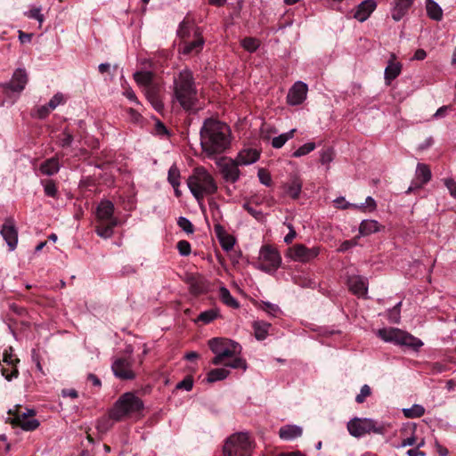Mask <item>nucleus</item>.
Masks as SVG:
<instances>
[{
    "instance_id": "nucleus-1",
    "label": "nucleus",
    "mask_w": 456,
    "mask_h": 456,
    "mask_svg": "<svg viewBox=\"0 0 456 456\" xmlns=\"http://www.w3.org/2000/svg\"><path fill=\"white\" fill-rule=\"evenodd\" d=\"M200 145L208 157L223 153L231 144V129L224 122L207 118L200 129Z\"/></svg>"
},
{
    "instance_id": "nucleus-2",
    "label": "nucleus",
    "mask_w": 456,
    "mask_h": 456,
    "mask_svg": "<svg viewBox=\"0 0 456 456\" xmlns=\"http://www.w3.org/2000/svg\"><path fill=\"white\" fill-rule=\"evenodd\" d=\"M173 92L174 100L184 110L191 111L196 108L198 90L191 70L185 69L174 77Z\"/></svg>"
},
{
    "instance_id": "nucleus-3",
    "label": "nucleus",
    "mask_w": 456,
    "mask_h": 456,
    "mask_svg": "<svg viewBox=\"0 0 456 456\" xmlns=\"http://www.w3.org/2000/svg\"><path fill=\"white\" fill-rule=\"evenodd\" d=\"M187 183L191 192L199 201L217 191V185L213 176L201 167L193 170Z\"/></svg>"
},
{
    "instance_id": "nucleus-4",
    "label": "nucleus",
    "mask_w": 456,
    "mask_h": 456,
    "mask_svg": "<svg viewBox=\"0 0 456 456\" xmlns=\"http://www.w3.org/2000/svg\"><path fill=\"white\" fill-rule=\"evenodd\" d=\"M143 402L132 392L123 394L114 403L109 416L115 421H120L143 410Z\"/></svg>"
},
{
    "instance_id": "nucleus-5",
    "label": "nucleus",
    "mask_w": 456,
    "mask_h": 456,
    "mask_svg": "<svg viewBox=\"0 0 456 456\" xmlns=\"http://www.w3.org/2000/svg\"><path fill=\"white\" fill-rule=\"evenodd\" d=\"M208 346L215 354V357L212 360L214 365L223 364L225 358L240 355L242 349L239 343L224 338H214L210 339Z\"/></svg>"
},
{
    "instance_id": "nucleus-6",
    "label": "nucleus",
    "mask_w": 456,
    "mask_h": 456,
    "mask_svg": "<svg viewBox=\"0 0 456 456\" xmlns=\"http://www.w3.org/2000/svg\"><path fill=\"white\" fill-rule=\"evenodd\" d=\"M253 443L248 433L232 435L224 445V456H251Z\"/></svg>"
},
{
    "instance_id": "nucleus-7",
    "label": "nucleus",
    "mask_w": 456,
    "mask_h": 456,
    "mask_svg": "<svg viewBox=\"0 0 456 456\" xmlns=\"http://www.w3.org/2000/svg\"><path fill=\"white\" fill-rule=\"evenodd\" d=\"M378 336L386 342L406 346L418 350L423 346L420 339L396 328H384L378 330Z\"/></svg>"
},
{
    "instance_id": "nucleus-8",
    "label": "nucleus",
    "mask_w": 456,
    "mask_h": 456,
    "mask_svg": "<svg viewBox=\"0 0 456 456\" xmlns=\"http://www.w3.org/2000/svg\"><path fill=\"white\" fill-rule=\"evenodd\" d=\"M34 410L27 409L26 411H22L20 405H15L9 410L6 422L20 427L25 431H33L39 426V421L34 419Z\"/></svg>"
},
{
    "instance_id": "nucleus-9",
    "label": "nucleus",
    "mask_w": 456,
    "mask_h": 456,
    "mask_svg": "<svg viewBox=\"0 0 456 456\" xmlns=\"http://www.w3.org/2000/svg\"><path fill=\"white\" fill-rule=\"evenodd\" d=\"M347 429L350 435L354 437H361L370 433L382 435L386 431L383 424L368 418H354L351 419L347 423Z\"/></svg>"
},
{
    "instance_id": "nucleus-10",
    "label": "nucleus",
    "mask_w": 456,
    "mask_h": 456,
    "mask_svg": "<svg viewBox=\"0 0 456 456\" xmlns=\"http://www.w3.org/2000/svg\"><path fill=\"white\" fill-rule=\"evenodd\" d=\"M281 263V257L278 250L270 246L265 245L259 251L258 269L271 273L276 271Z\"/></svg>"
},
{
    "instance_id": "nucleus-11",
    "label": "nucleus",
    "mask_w": 456,
    "mask_h": 456,
    "mask_svg": "<svg viewBox=\"0 0 456 456\" xmlns=\"http://www.w3.org/2000/svg\"><path fill=\"white\" fill-rule=\"evenodd\" d=\"M126 352L128 355L117 358L113 362L111 369L114 375L120 379H134L135 378V373L133 370L134 361L132 357L133 350L131 346L126 348Z\"/></svg>"
},
{
    "instance_id": "nucleus-12",
    "label": "nucleus",
    "mask_w": 456,
    "mask_h": 456,
    "mask_svg": "<svg viewBox=\"0 0 456 456\" xmlns=\"http://www.w3.org/2000/svg\"><path fill=\"white\" fill-rule=\"evenodd\" d=\"M319 253V247L307 248L303 244H296L289 248L288 255L294 261L307 263L317 257Z\"/></svg>"
},
{
    "instance_id": "nucleus-13",
    "label": "nucleus",
    "mask_w": 456,
    "mask_h": 456,
    "mask_svg": "<svg viewBox=\"0 0 456 456\" xmlns=\"http://www.w3.org/2000/svg\"><path fill=\"white\" fill-rule=\"evenodd\" d=\"M220 167V172L223 178L231 183H236L240 175L239 166H240L235 159H220L217 162Z\"/></svg>"
},
{
    "instance_id": "nucleus-14",
    "label": "nucleus",
    "mask_w": 456,
    "mask_h": 456,
    "mask_svg": "<svg viewBox=\"0 0 456 456\" xmlns=\"http://www.w3.org/2000/svg\"><path fill=\"white\" fill-rule=\"evenodd\" d=\"M431 178L432 173L429 167L424 163H418L415 171V178L406 191V193H411L417 189H420L422 186L427 184Z\"/></svg>"
},
{
    "instance_id": "nucleus-15",
    "label": "nucleus",
    "mask_w": 456,
    "mask_h": 456,
    "mask_svg": "<svg viewBox=\"0 0 456 456\" xmlns=\"http://www.w3.org/2000/svg\"><path fill=\"white\" fill-rule=\"evenodd\" d=\"M28 74L25 69H17L9 82L1 84V87L5 90L20 93L24 90L28 83Z\"/></svg>"
},
{
    "instance_id": "nucleus-16",
    "label": "nucleus",
    "mask_w": 456,
    "mask_h": 456,
    "mask_svg": "<svg viewBox=\"0 0 456 456\" xmlns=\"http://www.w3.org/2000/svg\"><path fill=\"white\" fill-rule=\"evenodd\" d=\"M205 44V41L201 36V32L199 29H194L193 38L191 40H184L179 46V53L183 55H191L199 53Z\"/></svg>"
},
{
    "instance_id": "nucleus-17",
    "label": "nucleus",
    "mask_w": 456,
    "mask_h": 456,
    "mask_svg": "<svg viewBox=\"0 0 456 456\" xmlns=\"http://www.w3.org/2000/svg\"><path fill=\"white\" fill-rule=\"evenodd\" d=\"M0 232L6 241L9 249L11 251L14 250L18 244V231L15 227L14 221L12 218L5 219Z\"/></svg>"
},
{
    "instance_id": "nucleus-18",
    "label": "nucleus",
    "mask_w": 456,
    "mask_h": 456,
    "mask_svg": "<svg viewBox=\"0 0 456 456\" xmlns=\"http://www.w3.org/2000/svg\"><path fill=\"white\" fill-rule=\"evenodd\" d=\"M307 91L308 87L305 83L302 81L296 82L288 93V103L292 106L301 104L306 98Z\"/></svg>"
},
{
    "instance_id": "nucleus-19",
    "label": "nucleus",
    "mask_w": 456,
    "mask_h": 456,
    "mask_svg": "<svg viewBox=\"0 0 456 456\" xmlns=\"http://www.w3.org/2000/svg\"><path fill=\"white\" fill-rule=\"evenodd\" d=\"M415 0H394L391 3V17L395 21L401 20L413 5Z\"/></svg>"
},
{
    "instance_id": "nucleus-20",
    "label": "nucleus",
    "mask_w": 456,
    "mask_h": 456,
    "mask_svg": "<svg viewBox=\"0 0 456 456\" xmlns=\"http://www.w3.org/2000/svg\"><path fill=\"white\" fill-rule=\"evenodd\" d=\"M118 220L114 216V204L108 200H102L96 208V222Z\"/></svg>"
},
{
    "instance_id": "nucleus-21",
    "label": "nucleus",
    "mask_w": 456,
    "mask_h": 456,
    "mask_svg": "<svg viewBox=\"0 0 456 456\" xmlns=\"http://www.w3.org/2000/svg\"><path fill=\"white\" fill-rule=\"evenodd\" d=\"M377 3L374 0H364L356 7L354 18L360 22H364L375 11Z\"/></svg>"
},
{
    "instance_id": "nucleus-22",
    "label": "nucleus",
    "mask_w": 456,
    "mask_h": 456,
    "mask_svg": "<svg viewBox=\"0 0 456 456\" xmlns=\"http://www.w3.org/2000/svg\"><path fill=\"white\" fill-rule=\"evenodd\" d=\"M302 185L301 179L297 175H293L287 183L282 184V189L286 195L296 200L301 193Z\"/></svg>"
},
{
    "instance_id": "nucleus-23",
    "label": "nucleus",
    "mask_w": 456,
    "mask_h": 456,
    "mask_svg": "<svg viewBox=\"0 0 456 456\" xmlns=\"http://www.w3.org/2000/svg\"><path fill=\"white\" fill-rule=\"evenodd\" d=\"M259 157L260 152L257 150L248 148L241 150L238 153L235 160L240 166H248L256 162L259 159Z\"/></svg>"
},
{
    "instance_id": "nucleus-24",
    "label": "nucleus",
    "mask_w": 456,
    "mask_h": 456,
    "mask_svg": "<svg viewBox=\"0 0 456 456\" xmlns=\"http://www.w3.org/2000/svg\"><path fill=\"white\" fill-rule=\"evenodd\" d=\"M214 229L223 249L230 251L235 244L233 236L228 234L221 224H216Z\"/></svg>"
},
{
    "instance_id": "nucleus-25",
    "label": "nucleus",
    "mask_w": 456,
    "mask_h": 456,
    "mask_svg": "<svg viewBox=\"0 0 456 456\" xmlns=\"http://www.w3.org/2000/svg\"><path fill=\"white\" fill-rule=\"evenodd\" d=\"M349 289L358 297H363L367 294V281L361 276H352L347 281Z\"/></svg>"
},
{
    "instance_id": "nucleus-26",
    "label": "nucleus",
    "mask_w": 456,
    "mask_h": 456,
    "mask_svg": "<svg viewBox=\"0 0 456 456\" xmlns=\"http://www.w3.org/2000/svg\"><path fill=\"white\" fill-rule=\"evenodd\" d=\"M159 86L155 83L143 89L144 94L157 111L163 109V103L159 97Z\"/></svg>"
},
{
    "instance_id": "nucleus-27",
    "label": "nucleus",
    "mask_w": 456,
    "mask_h": 456,
    "mask_svg": "<svg viewBox=\"0 0 456 456\" xmlns=\"http://www.w3.org/2000/svg\"><path fill=\"white\" fill-rule=\"evenodd\" d=\"M394 59L395 55L393 54L385 69L384 78L387 85H390V83L400 75L402 70L401 63L394 61Z\"/></svg>"
},
{
    "instance_id": "nucleus-28",
    "label": "nucleus",
    "mask_w": 456,
    "mask_h": 456,
    "mask_svg": "<svg viewBox=\"0 0 456 456\" xmlns=\"http://www.w3.org/2000/svg\"><path fill=\"white\" fill-rule=\"evenodd\" d=\"M61 165L59 159L56 157L47 159L41 163L39 171L44 175L52 176L59 172Z\"/></svg>"
},
{
    "instance_id": "nucleus-29",
    "label": "nucleus",
    "mask_w": 456,
    "mask_h": 456,
    "mask_svg": "<svg viewBox=\"0 0 456 456\" xmlns=\"http://www.w3.org/2000/svg\"><path fill=\"white\" fill-rule=\"evenodd\" d=\"M118 224V220L110 222H96L95 232L103 239H109L113 235V229Z\"/></svg>"
},
{
    "instance_id": "nucleus-30",
    "label": "nucleus",
    "mask_w": 456,
    "mask_h": 456,
    "mask_svg": "<svg viewBox=\"0 0 456 456\" xmlns=\"http://www.w3.org/2000/svg\"><path fill=\"white\" fill-rule=\"evenodd\" d=\"M280 437L284 440H292L302 435V428L296 425H286L280 428Z\"/></svg>"
},
{
    "instance_id": "nucleus-31",
    "label": "nucleus",
    "mask_w": 456,
    "mask_h": 456,
    "mask_svg": "<svg viewBox=\"0 0 456 456\" xmlns=\"http://www.w3.org/2000/svg\"><path fill=\"white\" fill-rule=\"evenodd\" d=\"M380 230V224L376 220H363L359 226L360 236H369L378 232Z\"/></svg>"
},
{
    "instance_id": "nucleus-32",
    "label": "nucleus",
    "mask_w": 456,
    "mask_h": 456,
    "mask_svg": "<svg viewBox=\"0 0 456 456\" xmlns=\"http://www.w3.org/2000/svg\"><path fill=\"white\" fill-rule=\"evenodd\" d=\"M426 11L428 16L434 20L440 21L443 19V10L434 0H427Z\"/></svg>"
},
{
    "instance_id": "nucleus-33",
    "label": "nucleus",
    "mask_w": 456,
    "mask_h": 456,
    "mask_svg": "<svg viewBox=\"0 0 456 456\" xmlns=\"http://www.w3.org/2000/svg\"><path fill=\"white\" fill-rule=\"evenodd\" d=\"M134 78L137 85L142 89L148 87L154 83L153 73L151 71H137L134 74Z\"/></svg>"
},
{
    "instance_id": "nucleus-34",
    "label": "nucleus",
    "mask_w": 456,
    "mask_h": 456,
    "mask_svg": "<svg viewBox=\"0 0 456 456\" xmlns=\"http://www.w3.org/2000/svg\"><path fill=\"white\" fill-rule=\"evenodd\" d=\"M253 329L255 332V337L257 340H264L267 337L269 328L271 327L270 323H267L263 321H256L253 322Z\"/></svg>"
},
{
    "instance_id": "nucleus-35",
    "label": "nucleus",
    "mask_w": 456,
    "mask_h": 456,
    "mask_svg": "<svg viewBox=\"0 0 456 456\" xmlns=\"http://www.w3.org/2000/svg\"><path fill=\"white\" fill-rule=\"evenodd\" d=\"M219 297L222 300V302L229 307L236 309V308H239V306H240V304L237 301V299H235L232 296L229 289L225 287H221L219 289Z\"/></svg>"
},
{
    "instance_id": "nucleus-36",
    "label": "nucleus",
    "mask_w": 456,
    "mask_h": 456,
    "mask_svg": "<svg viewBox=\"0 0 456 456\" xmlns=\"http://www.w3.org/2000/svg\"><path fill=\"white\" fill-rule=\"evenodd\" d=\"M219 316V310L217 308H211L204 311L199 314L195 322H201L204 324H208Z\"/></svg>"
},
{
    "instance_id": "nucleus-37",
    "label": "nucleus",
    "mask_w": 456,
    "mask_h": 456,
    "mask_svg": "<svg viewBox=\"0 0 456 456\" xmlns=\"http://www.w3.org/2000/svg\"><path fill=\"white\" fill-rule=\"evenodd\" d=\"M230 371L224 368L213 369L208 373L207 381L213 383L223 380L228 377Z\"/></svg>"
},
{
    "instance_id": "nucleus-38",
    "label": "nucleus",
    "mask_w": 456,
    "mask_h": 456,
    "mask_svg": "<svg viewBox=\"0 0 456 456\" xmlns=\"http://www.w3.org/2000/svg\"><path fill=\"white\" fill-rule=\"evenodd\" d=\"M296 129L281 134L272 140V146L275 149L281 148L289 139L293 138Z\"/></svg>"
},
{
    "instance_id": "nucleus-39",
    "label": "nucleus",
    "mask_w": 456,
    "mask_h": 456,
    "mask_svg": "<svg viewBox=\"0 0 456 456\" xmlns=\"http://www.w3.org/2000/svg\"><path fill=\"white\" fill-rule=\"evenodd\" d=\"M194 29L198 28H194L190 22L183 20L179 25L177 35L184 41L190 37L191 30L194 33Z\"/></svg>"
},
{
    "instance_id": "nucleus-40",
    "label": "nucleus",
    "mask_w": 456,
    "mask_h": 456,
    "mask_svg": "<svg viewBox=\"0 0 456 456\" xmlns=\"http://www.w3.org/2000/svg\"><path fill=\"white\" fill-rule=\"evenodd\" d=\"M403 411L406 418H419L424 415L425 409L419 404H414L411 408L403 409Z\"/></svg>"
},
{
    "instance_id": "nucleus-41",
    "label": "nucleus",
    "mask_w": 456,
    "mask_h": 456,
    "mask_svg": "<svg viewBox=\"0 0 456 456\" xmlns=\"http://www.w3.org/2000/svg\"><path fill=\"white\" fill-rule=\"evenodd\" d=\"M41 183L44 186V191L46 196L52 197V198L57 197V194H58L57 186L53 180H51V179L43 180L41 182Z\"/></svg>"
},
{
    "instance_id": "nucleus-42",
    "label": "nucleus",
    "mask_w": 456,
    "mask_h": 456,
    "mask_svg": "<svg viewBox=\"0 0 456 456\" xmlns=\"http://www.w3.org/2000/svg\"><path fill=\"white\" fill-rule=\"evenodd\" d=\"M168 182L171 183L173 188L179 187L180 185V172L175 166H172L168 170Z\"/></svg>"
},
{
    "instance_id": "nucleus-43",
    "label": "nucleus",
    "mask_w": 456,
    "mask_h": 456,
    "mask_svg": "<svg viewBox=\"0 0 456 456\" xmlns=\"http://www.w3.org/2000/svg\"><path fill=\"white\" fill-rule=\"evenodd\" d=\"M315 147L316 146L314 142H306L304 145L300 146L297 151H295L292 153V157L300 158L302 156H305L313 151L315 149Z\"/></svg>"
},
{
    "instance_id": "nucleus-44",
    "label": "nucleus",
    "mask_w": 456,
    "mask_h": 456,
    "mask_svg": "<svg viewBox=\"0 0 456 456\" xmlns=\"http://www.w3.org/2000/svg\"><path fill=\"white\" fill-rule=\"evenodd\" d=\"M234 359L228 362H224V366L230 367L232 369H242L244 370H247L248 364L244 359L240 357L239 355H234Z\"/></svg>"
},
{
    "instance_id": "nucleus-45",
    "label": "nucleus",
    "mask_w": 456,
    "mask_h": 456,
    "mask_svg": "<svg viewBox=\"0 0 456 456\" xmlns=\"http://www.w3.org/2000/svg\"><path fill=\"white\" fill-rule=\"evenodd\" d=\"M241 45L245 50L253 53L259 47V42L256 38L246 37L242 40Z\"/></svg>"
},
{
    "instance_id": "nucleus-46",
    "label": "nucleus",
    "mask_w": 456,
    "mask_h": 456,
    "mask_svg": "<svg viewBox=\"0 0 456 456\" xmlns=\"http://www.w3.org/2000/svg\"><path fill=\"white\" fill-rule=\"evenodd\" d=\"M177 224L183 232L188 234L193 233L194 232L191 222L186 217L180 216L177 220Z\"/></svg>"
},
{
    "instance_id": "nucleus-47",
    "label": "nucleus",
    "mask_w": 456,
    "mask_h": 456,
    "mask_svg": "<svg viewBox=\"0 0 456 456\" xmlns=\"http://www.w3.org/2000/svg\"><path fill=\"white\" fill-rule=\"evenodd\" d=\"M24 15L28 19L37 20L40 25L44 22V15L41 13L40 7L32 8L29 11L25 12Z\"/></svg>"
},
{
    "instance_id": "nucleus-48",
    "label": "nucleus",
    "mask_w": 456,
    "mask_h": 456,
    "mask_svg": "<svg viewBox=\"0 0 456 456\" xmlns=\"http://www.w3.org/2000/svg\"><path fill=\"white\" fill-rule=\"evenodd\" d=\"M59 143L61 147H69L71 145L73 142V135L67 130H63L62 133L59 135Z\"/></svg>"
},
{
    "instance_id": "nucleus-49",
    "label": "nucleus",
    "mask_w": 456,
    "mask_h": 456,
    "mask_svg": "<svg viewBox=\"0 0 456 456\" xmlns=\"http://www.w3.org/2000/svg\"><path fill=\"white\" fill-rule=\"evenodd\" d=\"M13 349L12 346H9L7 349L4 352V358L3 361L7 363L9 366H16V363L20 362L18 358L13 357Z\"/></svg>"
},
{
    "instance_id": "nucleus-50",
    "label": "nucleus",
    "mask_w": 456,
    "mask_h": 456,
    "mask_svg": "<svg viewBox=\"0 0 456 456\" xmlns=\"http://www.w3.org/2000/svg\"><path fill=\"white\" fill-rule=\"evenodd\" d=\"M402 302L397 303L392 309L388 311V320L390 322L398 323L400 321V306Z\"/></svg>"
},
{
    "instance_id": "nucleus-51",
    "label": "nucleus",
    "mask_w": 456,
    "mask_h": 456,
    "mask_svg": "<svg viewBox=\"0 0 456 456\" xmlns=\"http://www.w3.org/2000/svg\"><path fill=\"white\" fill-rule=\"evenodd\" d=\"M257 176L259 178V181L262 184L265 186H271L272 185V177L270 173L265 170V168H260L257 172Z\"/></svg>"
},
{
    "instance_id": "nucleus-52",
    "label": "nucleus",
    "mask_w": 456,
    "mask_h": 456,
    "mask_svg": "<svg viewBox=\"0 0 456 456\" xmlns=\"http://www.w3.org/2000/svg\"><path fill=\"white\" fill-rule=\"evenodd\" d=\"M334 159V153L331 149H327L321 151L320 161L322 165H329Z\"/></svg>"
},
{
    "instance_id": "nucleus-53",
    "label": "nucleus",
    "mask_w": 456,
    "mask_h": 456,
    "mask_svg": "<svg viewBox=\"0 0 456 456\" xmlns=\"http://www.w3.org/2000/svg\"><path fill=\"white\" fill-rule=\"evenodd\" d=\"M371 394V390H370V387L368 386V385H363L362 387H361V391H360V394H358L355 397V401L358 403H362L366 397L370 396Z\"/></svg>"
},
{
    "instance_id": "nucleus-54",
    "label": "nucleus",
    "mask_w": 456,
    "mask_h": 456,
    "mask_svg": "<svg viewBox=\"0 0 456 456\" xmlns=\"http://www.w3.org/2000/svg\"><path fill=\"white\" fill-rule=\"evenodd\" d=\"M334 203L336 204V206L338 208H342V209H346V208H351V207L355 208H359V209H362V208H363V206H357V205H354V204H350L348 202H346L344 197L337 198L334 200Z\"/></svg>"
},
{
    "instance_id": "nucleus-55",
    "label": "nucleus",
    "mask_w": 456,
    "mask_h": 456,
    "mask_svg": "<svg viewBox=\"0 0 456 456\" xmlns=\"http://www.w3.org/2000/svg\"><path fill=\"white\" fill-rule=\"evenodd\" d=\"M193 387V380L191 377H186L176 385L177 389H183L185 391H191Z\"/></svg>"
},
{
    "instance_id": "nucleus-56",
    "label": "nucleus",
    "mask_w": 456,
    "mask_h": 456,
    "mask_svg": "<svg viewBox=\"0 0 456 456\" xmlns=\"http://www.w3.org/2000/svg\"><path fill=\"white\" fill-rule=\"evenodd\" d=\"M11 371L8 369H2V375L5 378L6 380L11 381L12 379L17 378L19 375V370L16 366H11Z\"/></svg>"
},
{
    "instance_id": "nucleus-57",
    "label": "nucleus",
    "mask_w": 456,
    "mask_h": 456,
    "mask_svg": "<svg viewBox=\"0 0 456 456\" xmlns=\"http://www.w3.org/2000/svg\"><path fill=\"white\" fill-rule=\"evenodd\" d=\"M177 249L182 256H188L191 253V244L187 240H180L177 243Z\"/></svg>"
},
{
    "instance_id": "nucleus-58",
    "label": "nucleus",
    "mask_w": 456,
    "mask_h": 456,
    "mask_svg": "<svg viewBox=\"0 0 456 456\" xmlns=\"http://www.w3.org/2000/svg\"><path fill=\"white\" fill-rule=\"evenodd\" d=\"M63 101V96L61 94H56L48 102V107L50 110H54L57 106H59Z\"/></svg>"
},
{
    "instance_id": "nucleus-59",
    "label": "nucleus",
    "mask_w": 456,
    "mask_h": 456,
    "mask_svg": "<svg viewBox=\"0 0 456 456\" xmlns=\"http://www.w3.org/2000/svg\"><path fill=\"white\" fill-rule=\"evenodd\" d=\"M264 310L268 313L269 314H272L273 316L276 315V314L278 312H280V308L277 305H274V304H272V303H269V302H265L264 303Z\"/></svg>"
},
{
    "instance_id": "nucleus-60",
    "label": "nucleus",
    "mask_w": 456,
    "mask_h": 456,
    "mask_svg": "<svg viewBox=\"0 0 456 456\" xmlns=\"http://www.w3.org/2000/svg\"><path fill=\"white\" fill-rule=\"evenodd\" d=\"M243 208L245 210L248 211V214H250L252 216H254L256 219H260L263 216V213L261 211L256 210L254 208H252L249 204L245 203L243 205Z\"/></svg>"
},
{
    "instance_id": "nucleus-61",
    "label": "nucleus",
    "mask_w": 456,
    "mask_h": 456,
    "mask_svg": "<svg viewBox=\"0 0 456 456\" xmlns=\"http://www.w3.org/2000/svg\"><path fill=\"white\" fill-rule=\"evenodd\" d=\"M444 184L449 190L451 195L456 198V182L452 179H445Z\"/></svg>"
},
{
    "instance_id": "nucleus-62",
    "label": "nucleus",
    "mask_w": 456,
    "mask_h": 456,
    "mask_svg": "<svg viewBox=\"0 0 456 456\" xmlns=\"http://www.w3.org/2000/svg\"><path fill=\"white\" fill-rule=\"evenodd\" d=\"M124 95L131 102L139 104V101L134 94V92L132 90V88L128 87L125 90Z\"/></svg>"
},
{
    "instance_id": "nucleus-63",
    "label": "nucleus",
    "mask_w": 456,
    "mask_h": 456,
    "mask_svg": "<svg viewBox=\"0 0 456 456\" xmlns=\"http://www.w3.org/2000/svg\"><path fill=\"white\" fill-rule=\"evenodd\" d=\"M155 130H156V133L159 135H162V134H167V127L164 126L163 123H161L159 120H158L156 122V125H155Z\"/></svg>"
},
{
    "instance_id": "nucleus-64",
    "label": "nucleus",
    "mask_w": 456,
    "mask_h": 456,
    "mask_svg": "<svg viewBox=\"0 0 456 456\" xmlns=\"http://www.w3.org/2000/svg\"><path fill=\"white\" fill-rule=\"evenodd\" d=\"M356 245V241L354 240H345L339 247L338 250L341 252L346 251L352 247Z\"/></svg>"
}]
</instances>
